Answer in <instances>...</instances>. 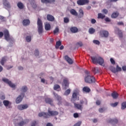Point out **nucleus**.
<instances>
[{
    "label": "nucleus",
    "instance_id": "f257e3e1",
    "mask_svg": "<svg viewBox=\"0 0 126 126\" xmlns=\"http://www.w3.org/2000/svg\"><path fill=\"white\" fill-rule=\"evenodd\" d=\"M48 113L46 112H41L38 114V117H43L44 119H48L49 117H53L54 116H58L59 115V112L57 111H51V110H48Z\"/></svg>",
    "mask_w": 126,
    "mask_h": 126
},
{
    "label": "nucleus",
    "instance_id": "f03ea898",
    "mask_svg": "<svg viewBox=\"0 0 126 126\" xmlns=\"http://www.w3.org/2000/svg\"><path fill=\"white\" fill-rule=\"evenodd\" d=\"M91 59L93 63H98L100 65L104 63V59L101 57H92Z\"/></svg>",
    "mask_w": 126,
    "mask_h": 126
},
{
    "label": "nucleus",
    "instance_id": "7ed1b4c3",
    "mask_svg": "<svg viewBox=\"0 0 126 126\" xmlns=\"http://www.w3.org/2000/svg\"><path fill=\"white\" fill-rule=\"evenodd\" d=\"M38 32L39 35L43 33V23L40 18L37 19Z\"/></svg>",
    "mask_w": 126,
    "mask_h": 126
},
{
    "label": "nucleus",
    "instance_id": "20e7f679",
    "mask_svg": "<svg viewBox=\"0 0 126 126\" xmlns=\"http://www.w3.org/2000/svg\"><path fill=\"white\" fill-rule=\"evenodd\" d=\"M73 103L74 104V108L78 110H80V111H82V109H83V104H84V101H83V100H81L80 101V104L76 103L75 102Z\"/></svg>",
    "mask_w": 126,
    "mask_h": 126
},
{
    "label": "nucleus",
    "instance_id": "39448f33",
    "mask_svg": "<svg viewBox=\"0 0 126 126\" xmlns=\"http://www.w3.org/2000/svg\"><path fill=\"white\" fill-rule=\"evenodd\" d=\"M79 92H80L79 90H76L73 93L72 98L71 99V102H72V103L75 102V101L77 100V96L79 95Z\"/></svg>",
    "mask_w": 126,
    "mask_h": 126
},
{
    "label": "nucleus",
    "instance_id": "423d86ee",
    "mask_svg": "<svg viewBox=\"0 0 126 126\" xmlns=\"http://www.w3.org/2000/svg\"><path fill=\"white\" fill-rule=\"evenodd\" d=\"M85 81L86 83H94L95 82V78L93 76H87L85 78Z\"/></svg>",
    "mask_w": 126,
    "mask_h": 126
},
{
    "label": "nucleus",
    "instance_id": "0eeeda50",
    "mask_svg": "<svg viewBox=\"0 0 126 126\" xmlns=\"http://www.w3.org/2000/svg\"><path fill=\"white\" fill-rule=\"evenodd\" d=\"M4 39L6 41H10L11 40V37H10V35H9V32L7 30H4L3 32Z\"/></svg>",
    "mask_w": 126,
    "mask_h": 126
},
{
    "label": "nucleus",
    "instance_id": "6e6552de",
    "mask_svg": "<svg viewBox=\"0 0 126 126\" xmlns=\"http://www.w3.org/2000/svg\"><path fill=\"white\" fill-rule=\"evenodd\" d=\"M2 80L4 82H5V83H7V84H8V85L9 86H10L11 87V88H15V85H14V84H13V83H12L11 81H9V80H8V79L4 78L2 79Z\"/></svg>",
    "mask_w": 126,
    "mask_h": 126
},
{
    "label": "nucleus",
    "instance_id": "1a4fd4ad",
    "mask_svg": "<svg viewBox=\"0 0 126 126\" xmlns=\"http://www.w3.org/2000/svg\"><path fill=\"white\" fill-rule=\"evenodd\" d=\"M63 86L64 87V90L67 89L69 86V83H68V80L65 78L63 80Z\"/></svg>",
    "mask_w": 126,
    "mask_h": 126
},
{
    "label": "nucleus",
    "instance_id": "9d476101",
    "mask_svg": "<svg viewBox=\"0 0 126 126\" xmlns=\"http://www.w3.org/2000/svg\"><path fill=\"white\" fill-rule=\"evenodd\" d=\"M99 34L101 37H105V38H107L109 36V32L107 31H100Z\"/></svg>",
    "mask_w": 126,
    "mask_h": 126
},
{
    "label": "nucleus",
    "instance_id": "9b49d317",
    "mask_svg": "<svg viewBox=\"0 0 126 126\" xmlns=\"http://www.w3.org/2000/svg\"><path fill=\"white\" fill-rule=\"evenodd\" d=\"M77 3L79 5H84V4L89 3V0H78Z\"/></svg>",
    "mask_w": 126,
    "mask_h": 126
},
{
    "label": "nucleus",
    "instance_id": "f8f14e48",
    "mask_svg": "<svg viewBox=\"0 0 126 126\" xmlns=\"http://www.w3.org/2000/svg\"><path fill=\"white\" fill-rule=\"evenodd\" d=\"M28 108V105L27 104H20L18 106V109L20 111H23V110H25Z\"/></svg>",
    "mask_w": 126,
    "mask_h": 126
},
{
    "label": "nucleus",
    "instance_id": "ddd939ff",
    "mask_svg": "<svg viewBox=\"0 0 126 126\" xmlns=\"http://www.w3.org/2000/svg\"><path fill=\"white\" fill-rule=\"evenodd\" d=\"M3 4L5 6L6 9H9L11 6H10V4L8 1H7V0H3Z\"/></svg>",
    "mask_w": 126,
    "mask_h": 126
},
{
    "label": "nucleus",
    "instance_id": "4468645a",
    "mask_svg": "<svg viewBox=\"0 0 126 126\" xmlns=\"http://www.w3.org/2000/svg\"><path fill=\"white\" fill-rule=\"evenodd\" d=\"M23 97H24V94H22L21 95H20L16 99V104H19L21 101H22V99H23Z\"/></svg>",
    "mask_w": 126,
    "mask_h": 126
},
{
    "label": "nucleus",
    "instance_id": "2eb2a0df",
    "mask_svg": "<svg viewBox=\"0 0 126 126\" xmlns=\"http://www.w3.org/2000/svg\"><path fill=\"white\" fill-rule=\"evenodd\" d=\"M115 30L116 33H117L119 35V37L123 38V32H122V31H121V30L118 28H116Z\"/></svg>",
    "mask_w": 126,
    "mask_h": 126
},
{
    "label": "nucleus",
    "instance_id": "dca6fc26",
    "mask_svg": "<svg viewBox=\"0 0 126 126\" xmlns=\"http://www.w3.org/2000/svg\"><path fill=\"white\" fill-rule=\"evenodd\" d=\"M3 104L6 108H10V105H11V102H9L8 100H4L3 101Z\"/></svg>",
    "mask_w": 126,
    "mask_h": 126
},
{
    "label": "nucleus",
    "instance_id": "f3484780",
    "mask_svg": "<svg viewBox=\"0 0 126 126\" xmlns=\"http://www.w3.org/2000/svg\"><path fill=\"white\" fill-rule=\"evenodd\" d=\"M108 123H110V124H117L118 123H119V120L118 119L115 118L113 119H109L107 121Z\"/></svg>",
    "mask_w": 126,
    "mask_h": 126
},
{
    "label": "nucleus",
    "instance_id": "a211bd4d",
    "mask_svg": "<svg viewBox=\"0 0 126 126\" xmlns=\"http://www.w3.org/2000/svg\"><path fill=\"white\" fill-rule=\"evenodd\" d=\"M64 59L65 60V61H66V62H67L68 63H69V64H72V63H73L72 60L69 58L68 56L67 55L64 56Z\"/></svg>",
    "mask_w": 126,
    "mask_h": 126
},
{
    "label": "nucleus",
    "instance_id": "6ab92c4d",
    "mask_svg": "<svg viewBox=\"0 0 126 126\" xmlns=\"http://www.w3.org/2000/svg\"><path fill=\"white\" fill-rule=\"evenodd\" d=\"M45 102L47 104H49L51 106H53V99L51 98L46 97L45 98Z\"/></svg>",
    "mask_w": 126,
    "mask_h": 126
},
{
    "label": "nucleus",
    "instance_id": "aec40b11",
    "mask_svg": "<svg viewBox=\"0 0 126 126\" xmlns=\"http://www.w3.org/2000/svg\"><path fill=\"white\" fill-rule=\"evenodd\" d=\"M28 122H29V120H25L24 121H21L20 122H19V123H18V126H25V125H26V124H28Z\"/></svg>",
    "mask_w": 126,
    "mask_h": 126
},
{
    "label": "nucleus",
    "instance_id": "412c9836",
    "mask_svg": "<svg viewBox=\"0 0 126 126\" xmlns=\"http://www.w3.org/2000/svg\"><path fill=\"white\" fill-rule=\"evenodd\" d=\"M56 99H57V101L59 102V103H61L62 102V97L61 96L57 94L54 93H53Z\"/></svg>",
    "mask_w": 126,
    "mask_h": 126
},
{
    "label": "nucleus",
    "instance_id": "4be33fe9",
    "mask_svg": "<svg viewBox=\"0 0 126 126\" xmlns=\"http://www.w3.org/2000/svg\"><path fill=\"white\" fill-rule=\"evenodd\" d=\"M30 24V20L29 19H24L23 21V25L24 26H28Z\"/></svg>",
    "mask_w": 126,
    "mask_h": 126
},
{
    "label": "nucleus",
    "instance_id": "5701e85b",
    "mask_svg": "<svg viewBox=\"0 0 126 126\" xmlns=\"http://www.w3.org/2000/svg\"><path fill=\"white\" fill-rule=\"evenodd\" d=\"M41 2L43 3H52V2H55V0H41Z\"/></svg>",
    "mask_w": 126,
    "mask_h": 126
},
{
    "label": "nucleus",
    "instance_id": "b1692460",
    "mask_svg": "<svg viewBox=\"0 0 126 126\" xmlns=\"http://www.w3.org/2000/svg\"><path fill=\"white\" fill-rule=\"evenodd\" d=\"M70 13H71L72 15H74V16H77V15H78V13L74 9H71L70 10Z\"/></svg>",
    "mask_w": 126,
    "mask_h": 126
},
{
    "label": "nucleus",
    "instance_id": "393cba45",
    "mask_svg": "<svg viewBox=\"0 0 126 126\" xmlns=\"http://www.w3.org/2000/svg\"><path fill=\"white\" fill-rule=\"evenodd\" d=\"M111 96L113 99H117L118 97H119V94H118V93L116 92H113L111 94Z\"/></svg>",
    "mask_w": 126,
    "mask_h": 126
},
{
    "label": "nucleus",
    "instance_id": "a878e982",
    "mask_svg": "<svg viewBox=\"0 0 126 126\" xmlns=\"http://www.w3.org/2000/svg\"><path fill=\"white\" fill-rule=\"evenodd\" d=\"M47 18L48 21H54L55 20V18L51 15H47Z\"/></svg>",
    "mask_w": 126,
    "mask_h": 126
},
{
    "label": "nucleus",
    "instance_id": "bb28decb",
    "mask_svg": "<svg viewBox=\"0 0 126 126\" xmlns=\"http://www.w3.org/2000/svg\"><path fill=\"white\" fill-rule=\"evenodd\" d=\"M79 17H80V18H81V17H83V16H84V12H83V10H82V9H80L79 10Z\"/></svg>",
    "mask_w": 126,
    "mask_h": 126
},
{
    "label": "nucleus",
    "instance_id": "cd10ccee",
    "mask_svg": "<svg viewBox=\"0 0 126 126\" xmlns=\"http://www.w3.org/2000/svg\"><path fill=\"white\" fill-rule=\"evenodd\" d=\"M119 12H114L111 15V18H117L119 16Z\"/></svg>",
    "mask_w": 126,
    "mask_h": 126
},
{
    "label": "nucleus",
    "instance_id": "c85d7f7f",
    "mask_svg": "<svg viewBox=\"0 0 126 126\" xmlns=\"http://www.w3.org/2000/svg\"><path fill=\"white\" fill-rule=\"evenodd\" d=\"M106 17V16L101 13L98 14L97 18L98 19H104Z\"/></svg>",
    "mask_w": 126,
    "mask_h": 126
},
{
    "label": "nucleus",
    "instance_id": "c756f323",
    "mask_svg": "<svg viewBox=\"0 0 126 126\" xmlns=\"http://www.w3.org/2000/svg\"><path fill=\"white\" fill-rule=\"evenodd\" d=\"M83 92H86V93H89L91 90H90V88H89L88 87H84L83 88Z\"/></svg>",
    "mask_w": 126,
    "mask_h": 126
},
{
    "label": "nucleus",
    "instance_id": "7c9ffc66",
    "mask_svg": "<svg viewBox=\"0 0 126 126\" xmlns=\"http://www.w3.org/2000/svg\"><path fill=\"white\" fill-rule=\"evenodd\" d=\"M5 62H6V57H3L1 60L0 63L1 65H4V63H5Z\"/></svg>",
    "mask_w": 126,
    "mask_h": 126
},
{
    "label": "nucleus",
    "instance_id": "2f4dec72",
    "mask_svg": "<svg viewBox=\"0 0 126 126\" xmlns=\"http://www.w3.org/2000/svg\"><path fill=\"white\" fill-rule=\"evenodd\" d=\"M70 31L72 33H76L78 31V29L76 27H72L70 28Z\"/></svg>",
    "mask_w": 126,
    "mask_h": 126
},
{
    "label": "nucleus",
    "instance_id": "473e14b6",
    "mask_svg": "<svg viewBox=\"0 0 126 126\" xmlns=\"http://www.w3.org/2000/svg\"><path fill=\"white\" fill-rule=\"evenodd\" d=\"M17 6L20 8V9H22L24 7V5L23 3H21V2H19L17 4Z\"/></svg>",
    "mask_w": 126,
    "mask_h": 126
},
{
    "label": "nucleus",
    "instance_id": "72a5a7b5",
    "mask_svg": "<svg viewBox=\"0 0 126 126\" xmlns=\"http://www.w3.org/2000/svg\"><path fill=\"white\" fill-rule=\"evenodd\" d=\"M45 30L49 31L51 29V25L50 24H46L45 25Z\"/></svg>",
    "mask_w": 126,
    "mask_h": 126
},
{
    "label": "nucleus",
    "instance_id": "f704fd0d",
    "mask_svg": "<svg viewBox=\"0 0 126 126\" xmlns=\"http://www.w3.org/2000/svg\"><path fill=\"white\" fill-rule=\"evenodd\" d=\"M61 45H62V42H61V41L59 40V41L56 42V44L55 46L56 49H59L60 48V46H61Z\"/></svg>",
    "mask_w": 126,
    "mask_h": 126
},
{
    "label": "nucleus",
    "instance_id": "c9c22d12",
    "mask_svg": "<svg viewBox=\"0 0 126 126\" xmlns=\"http://www.w3.org/2000/svg\"><path fill=\"white\" fill-rule=\"evenodd\" d=\"M89 32L90 34H94V33H95V29L93 28H91L89 30Z\"/></svg>",
    "mask_w": 126,
    "mask_h": 126
},
{
    "label": "nucleus",
    "instance_id": "e433bc0d",
    "mask_svg": "<svg viewBox=\"0 0 126 126\" xmlns=\"http://www.w3.org/2000/svg\"><path fill=\"white\" fill-rule=\"evenodd\" d=\"M110 69L112 72H113V73H116L117 72V69L115 67L111 66L110 67Z\"/></svg>",
    "mask_w": 126,
    "mask_h": 126
},
{
    "label": "nucleus",
    "instance_id": "4c0bfd02",
    "mask_svg": "<svg viewBox=\"0 0 126 126\" xmlns=\"http://www.w3.org/2000/svg\"><path fill=\"white\" fill-rule=\"evenodd\" d=\"M126 108V102H124L122 103L121 109L122 110H125Z\"/></svg>",
    "mask_w": 126,
    "mask_h": 126
},
{
    "label": "nucleus",
    "instance_id": "58836bf2",
    "mask_svg": "<svg viewBox=\"0 0 126 126\" xmlns=\"http://www.w3.org/2000/svg\"><path fill=\"white\" fill-rule=\"evenodd\" d=\"M93 71L94 73H98L99 72V68L98 67H94L93 68Z\"/></svg>",
    "mask_w": 126,
    "mask_h": 126
},
{
    "label": "nucleus",
    "instance_id": "ea45409f",
    "mask_svg": "<svg viewBox=\"0 0 126 126\" xmlns=\"http://www.w3.org/2000/svg\"><path fill=\"white\" fill-rule=\"evenodd\" d=\"M70 89H67L65 91L64 93V95H65L66 96H68V95H69V94H70Z\"/></svg>",
    "mask_w": 126,
    "mask_h": 126
},
{
    "label": "nucleus",
    "instance_id": "a19ab883",
    "mask_svg": "<svg viewBox=\"0 0 126 126\" xmlns=\"http://www.w3.org/2000/svg\"><path fill=\"white\" fill-rule=\"evenodd\" d=\"M60 31V29L58 27H56L55 29L53 31L54 34H56L57 33H59V32Z\"/></svg>",
    "mask_w": 126,
    "mask_h": 126
},
{
    "label": "nucleus",
    "instance_id": "79ce46f5",
    "mask_svg": "<svg viewBox=\"0 0 126 126\" xmlns=\"http://www.w3.org/2000/svg\"><path fill=\"white\" fill-rule=\"evenodd\" d=\"M38 125V122H37L36 121H33L32 122V124L31 126H36Z\"/></svg>",
    "mask_w": 126,
    "mask_h": 126
},
{
    "label": "nucleus",
    "instance_id": "37998d69",
    "mask_svg": "<svg viewBox=\"0 0 126 126\" xmlns=\"http://www.w3.org/2000/svg\"><path fill=\"white\" fill-rule=\"evenodd\" d=\"M118 104H119V102H116L114 103H111L110 106H111V107H117Z\"/></svg>",
    "mask_w": 126,
    "mask_h": 126
},
{
    "label": "nucleus",
    "instance_id": "c03bdc74",
    "mask_svg": "<svg viewBox=\"0 0 126 126\" xmlns=\"http://www.w3.org/2000/svg\"><path fill=\"white\" fill-rule=\"evenodd\" d=\"M27 42H31V36H27L26 38Z\"/></svg>",
    "mask_w": 126,
    "mask_h": 126
},
{
    "label": "nucleus",
    "instance_id": "a18cd8bd",
    "mask_svg": "<svg viewBox=\"0 0 126 126\" xmlns=\"http://www.w3.org/2000/svg\"><path fill=\"white\" fill-rule=\"evenodd\" d=\"M59 88H61V87L59 85H55L54 87V90H58Z\"/></svg>",
    "mask_w": 126,
    "mask_h": 126
},
{
    "label": "nucleus",
    "instance_id": "49530a36",
    "mask_svg": "<svg viewBox=\"0 0 126 126\" xmlns=\"http://www.w3.org/2000/svg\"><path fill=\"white\" fill-rule=\"evenodd\" d=\"M118 71H122V68L119 66L118 65H117L116 66V72H118Z\"/></svg>",
    "mask_w": 126,
    "mask_h": 126
},
{
    "label": "nucleus",
    "instance_id": "de8ad7c7",
    "mask_svg": "<svg viewBox=\"0 0 126 126\" xmlns=\"http://www.w3.org/2000/svg\"><path fill=\"white\" fill-rule=\"evenodd\" d=\"M21 91H23V92H26V91H27V87L26 86L23 87L21 89Z\"/></svg>",
    "mask_w": 126,
    "mask_h": 126
},
{
    "label": "nucleus",
    "instance_id": "09e8293b",
    "mask_svg": "<svg viewBox=\"0 0 126 126\" xmlns=\"http://www.w3.org/2000/svg\"><path fill=\"white\" fill-rule=\"evenodd\" d=\"M94 44H95V45H100V41L99 40H93Z\"/></svg>",
    "mask_w": 126,
    "mask_h": 126
},
{
    "label": "nucleus",
    "instance_id": "8fccbe9b",
    "mask_svg": "<svg viewBox=\"0 0 126 126\" xmlns=\"http://www.w3.org/2000/svg\"><path fill=\"white\" fill-rule=\"evenodd\" d=\"M64 23H68L69 22V19L67 17L64 18Z\"/></svg>",
    "mask_w": 126,
    "mask_h": 126
},
{
    "label": "nucleus",
    "instance_id": "3c124183",
    "mask_svg": "<svg viewBox=\"0 0 126 126\" xmlns=\"http://www.w3.org/2000/svg\"><path fill=\"white\" fill-rule=\"evenodd\" d=\"M101 12L104 13V14H108V10L106 9H103V10H102Z\"/></svg>",
    "mask_w": 126,
    "mask_h": 126
},
{
    "label": "nucleus",
    "instance_id": "603ef678",
    "mask_svg": "<svg viewBox=\"0 0 126 126\" xmlns=\"http://www.w3.org/2000/svg\"><path fill=\"white\" fill-rule=\"evenodd\" d=\"M34 55L35 57H38V56H39V50H38V49L35 50Z\"/></svg>",
    "mask_w": 126,
    "mask_h": 126
},
{
    "label": "nucleus",
    "instance_id": "864d4df0",
    "mask_svg": "<svg viewBox=\"0 0 126 126\" xmlns=\"http://www.w3.org/2000/svg\"><path fill=\"white\" fill-rule=\"evenodd\" d=\"M73 117L75 118V119H76L77 118H78L79 117V115H78V113H75L73 114Z\"/></svg>",
    "mask_w": 126,
    "mask_h": 126
},
{
    "label": "nucleus",
    "instance_id": "5fc2aeb1",
    "mask_svg": "<svg viewBox=\"0 0 126 126\" xmlns=\"http://www.w3.org/2000/svg\"><path fill=\"white\" fill-rule=\"evenodd\" d=\"M98 111H99V113H103V112H104V111H105V109H104L103 108H100L99 109Z\"/></svg>",
    "mask_w": 126,
    "mask_h": 126
},
{
    "label": "nucleus",
    "instance_id": "6e6d98bb",
    "mask_svg": "<svg viewBox=\"0 0 126 126\" xmlns=\"http://www.w3.org/2000/svg\"><path fill=\"white\" fill-rule=\"evenodd\" d=\"M110 62L112 64H115V63H116L115 60H114L113 58L110 59Z\"/></svg>",
    "mask_w": 126,
    "mask_h": 126
},
{
    "label": "nucleus",
    "instance_id": "4d7b16f0",
    "mask_svg": "<svg viewBox=\"0 0 126 126\" xmlns=\"http://www.w3.org/2000/svg\"><path fill=\"white\" fill-rule=\"evenodd\" d=\"M77 45L79 46L80 47H82L83 46V44H82V42H79L77 43Z\"/></svg>",
    "mask_w": 126,
    "mask_h": 126
},
{
    "label": "nucleus",
    "instance_id": "13d9d810",
    "mask_svg": "<svg viewBox=\"0 0 126 126\" xmlns=\"http://www.w3.org/2000/svg\"><path fill=\"white\" fill-rule=\"evenodd\" d=\"M91 23L92 24H95L96 23V20L95 19H92Z\"/></svg>",
    "mask_w": 126,
    "mask_h": 126
},
{
    "label": "nucleus",
    "instance_id": "bf43d9fd",
    "mask_svg": "<svg viewBox=\"0 0 126 126\" xmlns=\"http://www.w3.org/2000/svg\"><path fill=\"white\" fill-rule=\"evenodd\" d=\"M105 21H106V22H110L111 20L110 19V18L106 17L105 18Z\"/></svg>",
    "mask_w": 126,
    "mask_h": 126
},
{
    "label": "nucleus",
    "instance_id": "052dcab7",
    "mask_svg": "<svg viewBox=\"0 0 126 126\" xmlns=\"http://www.w3.org/2000/svg\"><path fill=\"white\" fill-rule=\"evenodd\" d=\"M96 105L99 106V105H100L101 104V101H100V100H97L96 101Z\"/></svg>",
    "mask_w": 126,
    "mask_h": 126
},
{
    "label": "nucleus",
    "instance_id": "680f3d73",
    "mask_svg": "<svg viewBox=\"0 0 126 126\" xmlns=\"http://www.w3.org/2000/svg\"><path fill=\"white\" fill-rule=\"evenodd\" d=\"M118 25H119L120 26V25H123L124 26V24L123 22H119L118 23H117Z\"/></svg>",
    "mask_w": 126,
    "mask_h": 126
},
{
    "label": "nucleus",
    "instance_id": "e2e57ef3",
    "mask_svg": "<svg viewBox=\"0 0 126 126\" xmlns=\"http://www.w3.org/2000/svg\"><path fill=\"white\" fill-rule=\"evenodd\" d=\"M122 69L124 71H126V66L124 65L122 66Z\"/></svg>",
    "mask_w": 126,
    "mask_h": 126
},
{
    "label": "nucleus",
    "instance_id": "0e129e2a",
    "mask_svg": "<svg viewBox=\"0 0 126 126\" xmlns=\"http://www.w3.org/2000/svg\"><path fill=\"white\" fill-rule=\"evenodd\" d=\"M0 99H1V100H4V99H5V96L4 95H2L0 97Z\"/></svg>",
    "mask_w": 126,
    "mask_h": 126
},
{
    "label": "nucleus",
    "instance_id": "69168bd1",
    "mask_svg": "<svg viewBox=\"0 0 126 126\" xmlns=\"http://www.w3.org/2000/svg\"><path fill=\"white\" fill-rule=\"evenodd\" d=\"M3 37V32H0V38H2Z\"/></svg>",
    "mask_w": 126,
    "mask_h": 126
},
{
    "label": "nucleus",
    "instance_id": "338daca9",
    "mask_svg": "<svg viewBox=\"0 0 126 126\" xmlns=\"http://www.w3.org/2000/svg\"><path fill=\"white\" fill-rule=\"evenodd\" d=\"M46 126H53V125L50 123H47Z\"/></svg>",
    "mask_w": 126,
    "mask_h": 126
},
{
    "label": "nucleus",
    "instance_id": "774afa93",
    "mask_svg": "<svg viewBox=\"0 0 126 126\" xmlns=\"http://www.w3.org/2000/svg\"><path fill=\"white\" fill-rule=\"evenodd\" d=\"M63 45H61L60 47V50H63Z\"/></svg>",
    "mask_w": 126,
    "mask_h": 126
}]
</instances>
